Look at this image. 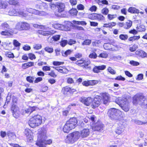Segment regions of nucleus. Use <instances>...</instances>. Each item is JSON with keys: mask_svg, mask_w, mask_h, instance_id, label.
Returning a JSON list of instances; mask_svg holds the SVG:
<instances>
[{"mask_svg": "<svg viewBox=\"0 0 147 147\" xmlns=\"http://www.w3.org/2000/svg\"><path fill=\"white\" fill-rule=\"evenodd\" d=\"M47 131L45 130H42L38 134V139L36 144L40 147H45L44 145L50 144L52 142V140L49 139L46 141L47 138Z\"/></svg>", "mask_w": 147, "mask_h": 147, "instance_id": "obj_1", "label": "nucleus"}, {"mask_svg": "<svg viewBox=\"0 0 147 147\" xmlns=\"http://www.w3.org/2000/svg\"><path fill=\"white\" fill-rule=\"evenodd\" d=\"M77 122V120L76 118H71L67 121L64 125L63 129V131L65 133H69L71 130L75 127Z\"/></svg>", "mask_w": 147, "mask_h": 147, "instance_id": "obj_2", "label": "nucleus"}, {"mask_svg": "<svg viewBox=\"0 0 147 147\" xmlns=\"http://www.w3.org/2000/svg\"><path fill=\"white\" fill-rule=\"evenodd\" d=\"M115 102L125 112L128 111L130 109V104L127 99L126 98H117Z\"/></svg>", "mask_w": 147, "mask_h": 147, "instance_id": "obj_3", "label": "nucleus"}, {"mask_svg": "<svg viewBox=\"0 0 147 147\" xmlns=\"http://www.w3.org/2000/svg\"><path fill=\"white\" fill-rule=\"evenodd\" d=\"M133 104L136 105H147V99L142 94H139L135 95L133 98Z\"/></svg>", "mask_w": 147, "mask_h": 147, "instance_id": "obj_4", "label": "nucleus"}, {"mask_svg": "<svg viewBox=\"0 0 147 147\" xmlns=\"http://www.w3.org/2000/svg\"><path fill=\"white\" fill-rule=\"evenodd\" d=\"M42 123V118L39 115H35L31 118L28 123L31 127L34 128L39 126Z\"/></svg>", "mask_w": 147, "mask_h": 147, "instance_id": "obj_5", "label": "nucleus"}, {"mask_svg": "<svg viewBox=\"0 0 147 147\" xmlns=\"http://www.w3.org/2000/svg\"><path fill=\"white\" fill-rule=\"evenodd\" d=\"M107 114L112 120L116 121L120 119L121 112L118 109L111 108L108 110Z\"/></svg>", "mask_w": 147, "mask_h": 147, "instance_id": "obj_6", "label": "nucleus"}, {"mask_svg": "<svg viewBox=\"0 0 147 147\" xmlns=\"http://www.w3.org/2000/svg\"><path fill=\"white\" fill-rule=\"evenodd\" d=\"M102 100V98L100 96H97L95 97L93 99V101L91 105L92 107L94 109L99 106Z\"/></svg>", "mask_w": 147, "mask_h": 147, "instance_id": "obj_7", "label": "nucleus"}, {"mask_svg": "<svg viewBox=\"0 0 147 147\" xmlns=\"http://www.w3.org/2000/svg\"><path fill=\"white\" fill-rule=\"evenodd\" d=\"M80 101L86 106H89L92 102L93 98L91 97L86 98L82 97L80 98Z\"/></svg>", "mask_w": 147, "mask_h": 147, "instance_id": "obj_8", "label": "nucleus"}, {"mask_svg": "<svg viewBox=\"0 0 147 147\" xmlns=\"http://www.w3.org/2000/svg\"><path fill=\"white\" fill-rule=\"evenodd\" d=\"M26 11L30 13H34L36 15L39 16L44 15L45 14V12L43 11H39L35 9L31 8H26Z\"/></svg>", "mask_w": 147, "mask_h": 147, "instance_id": "obj_9", "label": "nucleus"}, {"mask_svg": "<svg viewBox=\"0 0 147 147\" xmlns=\"http://www.w3.org/2000/svg\"><path fill=\"white\" fill-rule=\"evenodd\" d=\"M103 125L101 123H96L92 127V129L94 131H103Z\"/></svg>", "mask_w": 147, "mask_h": 147, "instance_id": "obj_10", "label": "nucleus"}, {"mask_svg": "<svg viewBox=\"0 0 147 147\" xmlns=\"http://www.w3.org/2000/svg\"><path fill=\"white\" fill-rule=\"evenodd\" d=\"M90 17L92 19L97 20H103L105 19L103 16L100 14L94 13L91 14Z\"/></svg>", "mask_w": 147, "mask_h": 147, "instance_id": "obj_11", "label": "nucleus"}, {"mask_svg": "<svg viewBox=\"0 0 147 147\" xmlns=\"http://www.w3.org/2000/svg\"><path fill=\"white\" fill-rule=\"evenodd\" d=\"M98 82V81L97 80L85 81L82 82V84L83 86H89L95 85Z\"/></svg>", "mask_w": 147, "mask_h": 147, "instance_id": "obj_12", "label": "nucleus"}, {"mask_svg": "<svg viewBox=\"0 0 147 147\" xmlns=\"http://www.w3.org/2000/svg\"><path fill=\"white\" fill-rule=\"evenodd\" d=\"M80 133V137L83 138H86L88 137L89 134V130L88 129H84L81 131Z\"/></svg>", "mask_w": 147, "mask_h": 147, "instance_id": "obj_13", "label": "nucleus"}, {"mask_svg": "<svg viewBox=\"0 0 147 147\" xmlns=\"http://www.w3.org/2000/svg\"><path fill=\"white\" fill-rule=\"evenodd\" d=\"M64 4L62 3H56V7L58 9L59 13H61L64 10L65 8Z\"/></svg>", "mask_w": 147, "mask_h": 147, "instance_id": "obj_14", "label": "nucleus"}, {"mask_svg": "<svg viewBox=\"0 0 147 147\" xmlns=\"http://www.w3.org/2000/svg\"><path fill=\"white\" fill-rule=\"evenodd\" d=\"M65 142L68 144H72L75 142L70 134L66 136L65 139Z\"/></svg>", "mask_w": 147, "mask_h": 147, "instance_id": "obj_15", "label": "nucleus"}, {"mask_svg": "<svg viewBox=\"0 0 147 147\" xmlns=\"http://www.w3.org/2000/svg\"><path fill=\"white\" fill-rule=\"evenodd\" d=\"M75 142L80 137V134L79 132L76 131L70 134Z\"/></svg>", "mask_w": 147, "mask_h": 147, "instance_id": "obj_16", "label": "nucleus"}, {"mask_svg": "<svg viewBox=\"0 0 147 147\" xmlns=\"http://www.w3.org/2000/svg\"><path fill=\"white\" fill-rule=\"evenodd\" d=\"M103 103L104 104H108L109 101V97L108 94L104 93L102 94Z\"/></svg>", "mask_w": 147, "mask_h": 147, "instance_id": "obj_17", "label": "nucleus"}, {"mask_svg": "<svg viewBox=\"0 0 147 147\" xmlns=\"http://www.w3.org/2000/svg\"><path fill=\"white\" fill-rule=\"evenodd\" d=\"M132 22L131 21L128 20L127 21L124 23V28L128 29L129 28L132 26Z\"/></svg>", "mask_w": 147, "mask_h": 147, "instance_id": "obj_18", "label": "nucleus"}, {"mask_svg": "<svg viewBox=\"0 0 147 147\" xmlns=\"http://www.w3.org/2000/svg\"><path fill=\"white\" fill-rule=\"evenodd\" d=\"M62 91L64 94H65L67 92L70 91L75 92L76 90L74 89H71L69 87H65L62 89Z\"/></svg>", "mask_w": 147, "mask_h": 147, "instance_id": "obj_19", "label": "nucleus"}, {"mask_svg": "<svg viewBox=\"0 0 147 147\" xmlns=\"http://www.w3.org/2000/svg\"><path fill=\"white\" fill-rule=\"evenodd\" d=\"M34 65V63L33 62H28L25 63L22 65V67L23 69H26L29 67L33 66Z\"/></svg>", "mask_w": 147, "mask_h": 147, "instance_id": "obj_20", "label": "nucleus"}, {"mask_svg": "<svg viewBox=\"0 0 147 147\" xmlns=\"http://www.w3.org/2000/svg\"><path fill=\"white\" fill-rule=\"evenodd\" d=\"M22 30H27L30 28V26L28 23L22 22Z\"/></svg>", "mask_w": 147, "mask_h": 147, "instance_id": "obj_21", "label": "nucleus"}, {"mask_svg": "<svg viewBox=\"0 0 147 147\" xmlns=\"http://www.w3.org/2000/svg\"><path fill=\"white\" fill-rule=\"evenodd\" d=\"M128 11L129 12L131 13H139V11L135 7H130L128 9Z\"/></svg>", "mask_w": 147, "mask_h": 147, "instance_id": "obj_22", "label": "nucleus"}, {"mask_svg": "<svg viewBox=\"0 0 147 147\" xmlns=\"http://www.w3.org/2000/svg\"><path fill=\"white\" fill-rule=\"evenodd\" d=\"M7 134L9 138L11 140H14L16 138V135L14 133L8 131Z\"/></svg>", "mask_w": 147, "mask_h": 147, "instance_id": "obj_23", "label": "nucleus"}, {"mask_svg": "<svg viewBox=\"0 0 147 147\" xmlns=\"http://www.w3.org/2000/svg\"><path fill=\"white\" fill-rule=\"evenodd\" d=\"M11 109L12 113L20 111L19 107L17 105L14 104L12 105Z\"/></svg>", "mask_w": 147, "mask_h": 147, "instance_id": "obj_24", "label": "nucleus"}, {"mask_svg": "<svg viewBox=\"0 0 147 147\" xmlns=\"http://www.w3.org/2000/svg\"><path fill=\"white\" fill-rule=\"evenodd\" d=\"M78 11L75 8H72L69 11V13L72 16H76L77 15Z\"/></svg>", "mask_w": 147, "mask_h": 147, "instance_id": "obj_25", "label": "nucleus"}, {"mask_svg": "<svg viewBox=\"0 0 147 147\" xmlns=\"http://www.w3.org/2000/svg\"><path fill=\"white\" fill-rule=\"evenodd\" d=\"M1 26L5 30H8L9 31H10L11 30L9 28V26L6 22H5L2 24H1Z\"/></svg>", "mask_w": 147, "mask_h": 147, "instance_id": "obj_26", "label": "nucleus"}, {"mask_svg": "<svg viewBox=\"0 0 147 147\" xmlns=\"http://www.w3.org/2000/svg\"><path fill=\"white\" fill-rule=\"evenodd\" d=\"M72 51L71 50H68L66 51H63L62 53V55L64 57H67L68 55H70L72 52Z\"/></svg>", "mask_w": 147, "mask_h": 147, "instance_id": "obj_27", "label": "nucleus"}, {"mask_svg": "<svg viewBox=\"0 0 147 147\" xmlns=\"http://www.w3.org/2000/svg\"><path fill=\"white\" fill-rule=\"evenodd\" d=\"M22 22H20L17 23L16 25L15 28L19 30H22Z\"/></svg>", "mask_w": 147, "mask_h": 147, "instance_id": "obj_28", "label": "nucleus"}, {"mask_svg": "<svg viewBox=\"0 0 147 147\" xmlns=\"http://www.w3.org/2000/svg\"><path fill=\"white\" fill-rule=\"evenodd\" d=\"M8 14L10 16H17V11L15 9H11L9 11Z\"/></svg>", "mask_w": 147, "mask_h": 147, "instance_id": "obj_29", "label": "nucleus"}, {"mask_svg": "<svg viewBox=\"0 0 147 147\" xmlns=\"http://www.w3.org/2000/svg\"><path fill=\"white\" fill-rule=\"evenodd\" d=\"M91 42V40L90 39H86L82 43L83 45H89Z\"/></svg>", "mask_w": 147, "mask_h": 147, "instance_id": "obj_30", "label": "nucleus"}, {"mask_svg": "<svg viewBox=\"0 0 147 147\" xmlns=\"http://www.w3.org/2000/svg\"><path fill=\"white\" fill-rule=\"evenodd\" d=\"M84 60L83 59H82L77 61L76 63V64L80 66L83 67L84 62Z\"/></svg>", "mask_w": 147, "mask_h": 147, "instance_id": "obj_31", "label": "nucleus"}, {"mask_svg": "<svg viewBox=\"0 0 147 147\" xmlns=\"http://www.w3.org/2000/svg\"><path fill=\"white\" fill-rule=\"evenodd\" d=\"M137 29L139 32L144 31L146 30L145 26L143 25L137 26Z\"/></svg>", "mask_w": 147, "mask_h": 147, "instance_id": "obj_32", "label": "nucleus"}, {"mask_svg": "<svg viewBox=\"0 0 147 147\" xmlns=\"http://www.w3.org/2000/svg\"><path fill=\"white\" fill-rule=\"evenodd\" d=\"M73 23L74 24H81L82 25H86V23L84 21H76L74 20L73 21Z\"/></svg>", "mask_w": 147, "mask_h": 147, "instance_id": "obj_33", "label": "nucleus"}, {"mask_svg": "<svg viewBox=\"0 0 147 147\" xmlns=\"http://www.w3.org/2000/svg\"><path fill=\"white\" fill-rule=\"evenodd\" d=\"M128 38V36L127 34H121L119 35V38L121 40H125Z\"/></svg>", "mask_w": 147, "mask_h": 147, "instance_id": "obj_34", "label": "nucleus"}, {"mask_svg": "<svg viewBox=\"0 0 147 147\" xmlns=\"http://www.w3.org/2000/svg\"><path fill=\"white\" fill-rule=\"evenodd\" d=\"M13 116L16 118H18L20 115V110L12 113Z\"/></svg>", "mask_w": 147, "mask_h": 147, "instance_id": "obj_35", "label": "nucleus"}, {"mask_svg": "<svg viewBox=\"0 0 147 147\" xmlns=\"http://www.w3.org/2000/svg\"><path fill=\"white\" fill-rule=\"evenodd\" d=\"M38 33L44 36L48 35L50 34V32H45L41 30H39L38 31Z\"/></svg>", "mask_w": 147, "mask_h": 147, "instance_id": "obj_36", "label": "nucleus"}, {"mask_svg": "<svg viewBox=\"0 0 147 147\" xmlns=\"http://www.w3.org/2000/svg\"><path fill=\"white\" fill-rule=\"evenodd\" d=\"M31 109L29 108L28 109H23L22 110V114H24L25 113H31Z\"/></svg>", "mask_w": 147, "mask_h": 147, "instance_id": "obj_37", "label": "nucleus"}, {"mask_svg": "<svg viewBox=\"0 0 147 147\" xmlns=\"http://www.w3.org/2000/svg\"><path fill=\"white\" fill-rule=\"evenodd\" d=\"M5 30V31H2L0 33L1 34L4 36H10L12 35L9 32Z\"/></svg>", "mask_w": 147, "mask_h": 147, "instance_id": "obj_38", "label": "nucleus"}, {"mask_svg": "<svg viewBox=\"0 0 147 147\" xmlns=\"http://www.w3.org/2000/svg\"><path fill=\"white\" fill-rule=\"evenodd\" d=\"M45 51L50 53H52L53 51V48L50 47H47L45 48Z\"/></svg>", "mask_w": 147, "mask_h": 147, "instance_id": "obj_39", "label": "nucleus"}, {"mask_svg": "<svg viewBox=\"0 0 147 147\" xmlns=\"http://www.w3.org/2000/svg\"><path fill=\"white\" fill-rule=\"evenodd\" d=\"M89 57L90 58L95 59L97 57V55L95 52H94L90 53L89 55Z\"/></svg>", "mask_w": 147, "mask_h": 147, "instance_id": "obj_40", "label": "nucleus"}, {"mask_svg": "<svg viewBox=\"0 0 147 147\" xmlns=\"http://www.w3.org/2000/svg\"><path fill=\"white\" fill-rule=\"evenodd\" d=\"M26 80L30 83H32L33 82V80L34 79V77L33 76L32 77L29 76L27 77L26 78Z\"/></svg>", "mask_w": 147, "mask_h": 147, "instance_id": "obj_41", "label": "nucleus"}, {"mask_svg": "<svg viewBox=\"0 0 147 147\" xmlns=\"http://www.w3.org/2000/svg\"><path fill=\"white\" fill-rule=\"evenodd\" d=\"M7 6L6 4L1 0H0V9L5 8Z\"/></svg>", "mask_w": 147, "mask_h": 147, "instance_id": "obj_42", "label": "nucleus"}, {"mask_svg": "<svg viewBox=\"0 0 147 147\" xmlns=\"http://www.w3.org/2000/svg\"><path fill=\"white\" fill-rule=\"evenodd\" d=\"M103 47L105 50H110L111 49V45L109 43H105L103 45Z\"/></svg>", "mask_w": 147, "mask_h": 147, "instance_id": "obj_43", "label": "nucleus"}, {"mask_svg": "<svg viewBox=\"0 0 147 147\" xmlns=\"http://www.w3.org/2000/svg\"><path fill=\"white\" fill-rule=\"evenodd\" d=\"M109 12V10L106 7L104 8L101 11L102 13L105 15L107 14Z\"/></svg>", "mask_w": 147, "mask_h": 147, "instance_id": "obj_44", "label": "nucleus"}, {"mask_svg": "<svg viewBox=\"0 0 147 147\" xmlns=\"http://www.w3.org/2000/svg\"><path fill=\"white\" fill-rule=\"evenodd\" d=\"M83 67H85L86 66H88L90 63V60L87 59L84 61Z\"/></svg>", "mask_w": 147, "mask_h": 147, "instance_id": "obj_45", "label": "nucleus"}, {"mask_svg": "<svg viewBox=\"0 0 147 147\" xmlns=\"http://www.w3.org/2000/svg\"><path fill=\"white\" fill-rule=\"evenodd\" d=\"M32 134H30L26 136V139L28 142H30L33 139Z\"/></svg>", "mask_w": 147, "mask_h": 147, "instance_id": "obj_46", "label": "nucleus"}, {"mask_svg": "<svg viewBox=\"0 0 147 147\" xmlns=\"http://www.w3.org/2000/svg\"><path fill=\"white\" fill-rule=\"evenodd\" d=\"M11 95L9 94H8L7 96L6 97V102H5V104L4 106V107L5 105H7L8 103L10 102V100L11 97Z\"/></svg>", "mask_w": 147, "mask_h": 147, "instance_id": "obj_47", "label": "nucleus"}, {"mask_svg": "<svg viewBox=\"0 0 147 147\" xmlns=\"http://www.w3.org/2000/svg\"><path fill=\"white\" fill-rule=\"evenodd\" d=\"M9 3L10 4L14 5H18V1L16 0H10L9 1Z\"/></svg>", "mask_w": 147, "mask_h": 147, "instance_id": "obj_48", "label": "nucleus"}, {"mask_svg": "<svg viewBox=\"0 0 147 147\" xmlns=\"http://www.w3.org/2000/svg\"><path fill=\"white\" fill-rule=\"evenodd\" d=\"M107 70L109 72L112 74H115L116 73L115 71L113 69H112L110 67H108Z\"/></svg>", "mask_w": 147, "mask_h": 147, "instance_id": "obj_49", "label": "nucleus"}, {"mask_svg": "<svg viewBox=\"0 0 147 147\" xmlns=\"http://www.w3.org/2000/svg\"><path fill=\"white\" fill-rule=\"evenodd\" d=\"M98 57H99L106 58L108 57V54L106 53H100Z\"/></svg>", "mask_w": 147, "mask_h": 147, "instance_id": "obj_50", "label": "nucleus"}, {"mask_svg": "<svg viewBox=\"0 0 147 147\" xmlns=\"http://www.w3.org/2000/svg\"><path fill=\"white\" fill-rule=\"evenodd\" d=\"M67 82L69 84H72L74 83V80L72 78L69 77L67 78Z\"/></svg>", "mask_w": 147, "mask_h": 147, "instance_id": "obj_51", "label": "nucleus"}, {"mask_svg": "<svg viewBox=\"0 0 147 147\" xmlns=\"http://www.w3.org/2000/svg\"><path fill=\"white\" fill-rule=\"evenodd\" d=\"M25 135L26 136L30 134H32L31 131L29 129L26 128L25 129L24 131Z\"/></svg>", "mask_w": 147, "mask_h": 147, "instance_id": "obj_52", "label": "nucleus"}, {"mask_svg": "<svg viewBox=\"0 0 147 147\" xmlns=\"http://www.w3.org/2000/svg\"><path fill=\"white\" fill-rule=\"evenodd\" d=\"M117 17V15L116 14H113L111 15L110 14H109L108 15V18L109 20H112L114 18H116Z\"/></svg>", "mask_w": 147, "mask_h": 147, "instance_id": "obj_53", "label": "nucleus"}, {"mask_svg": "<svg viewBox=\"0 0 147 147\" xmlns=\"http://www.w3.org/2000/svg\"><path fill=\"white\" fill-rule=\"evenodd\" d=\"M129 63L131 65L135 66H138L140 64L139 62L133 60L130 61Z\"/></svg>", "mask_w": 147, "mask_h": 147, "instance_id": "obj_54", "label": "nucleus"}, {"mask_svg": "<svg viewBox=\"0 0 147 147\" xmlns=\"http://www.w3.org/2000/svg\"><path fill=\"white\" fill-rule=\"evenodd\" d=\"M138 48V46L136 45H133L132 47L130 48L129 50L131 52H134Z\"/></svg>", "mask_w": 147, "mask_h": 147, "instance_id": "obj_55", "label": "nucleus"}, {"mask_svg": "<svg viewBox=\"0 0 147 147\" xmlns=\"http://www.w3.org/2000/svg\"><path fill=\"white\" fill-rule=\"evenodd\" d=\"M42 46L40 44H35L34 45L33 48L34 49L36 50L39 49L41 48Z\"/></svg>", "mask_w": 147, "mask_h": 147, "instance_id": "obj_56", "label": "nucleus"}, {"mask_svg": "<svg viewBox=\"0 0 147 147\" xmlns=\"http://www.w3.org/2000/svg\"><path fill=\"white\" fill-rule=\"evenodd\" d=\"M123 131V130L122 129L118 128V129H116L115 131L116 134L119 135L122 133Z\"/></svg>", "mask_w": 147, "mask_h": 147, "instance_id": "obj_57", "label": "nucleus"}, {"mask_svg": "<svg viewBox=\"0 0 147 147\" xmlns=\"http://www.w3.org/2000/svg\"><path fill=\"white\" fill-rule=\"evenodd\" d=\"M115 80H121L123 81L125 80V78L122 77L121 76H118L115 78Z\"/></svg>", "mask_w": 147, "mask_h": 147, "instance_id": "obj_58", "label": "nucleus"}, {"mask_svg": "<svg viewBox=\"0 0 147 147\" xmlns=\"http://www.w3.org/2000/svg\"><path fill=\"white\" fill-rule=\"evenodd\" d=\"M48 75L53 78H56L57 76V75L55 74V73L53 71H52L51 72H49Z\"/></svg>", "mask_w": 147, "mask_h": 147, "instance_id": "obj_59", "label": "nucleus"}, {"mask_svg": "<svg viewBox=\"0 0 147 147\" xmlns=\"http://www.w3.org/2000/svg\"><path fill=\"white\" fill-rule=\"evenodd\" d=\"M6 56L9 58H13L14 57V55L13 53L11 52H8L6 54Z\"/></svg>", "mask_w": 147, "mask_h": 147, "instance_id": "obj_60", "label": "nucleus"}, {"mask_svg": "<svg viewBox=\"0 0 147 147\" xmlns=\"http://www.w3.org/2000/svg\"><path fill=\"white\" fill-rule=\"evenodd\" d=\"M135 123H136L137 124L139 125H141L142 124H145L147 123V122H142V121L137 120L135 121Z\"/></svg>", "mask_w": 147, "mask_h": 147, "instance_id": "obj_61", "label": "nucleus"}, {"mask_svg": "<svg viewBox=\"0 0 147 147\" xmlns=\"http://www.w3.org/2000/svg\"><path fill=\"white\" fill-rule=\"evenodd\" d=\"M76 42V41L73 39H70L68 40V44L70 45H72L73 44H75Z\"/></svg>", "mask_w": 147, "mask_h": 147, "instance_id": "obj_62", "label": "nucleus"}, {"mask_svg": "<svg viewBox=\"0 0 147 147\" xmlns=\"http://www.w3.org/2000/svg\"><path fill=\"white\" fill-rule=\"evenodd\" d=\"M67 40H64L61 42L60 45L61 46L64 47L67 45Z\"/></svg>", "mask_w": 147, "mask_h": 147, "instance_id": "obj_63", "label": "nucleus"}, {"mask_svg": "<svg viewBox=\"0 0 147 147\" xmlns=\"http://www.w3.org/2000/svg\"><path fill=\"white\" fill-rule=\"evenodd\" d=\"M13 44L15 46L18 47L20 46V44L17 40H14L13 41Z\"/></svg>", "mask_w": 147, "mask_h": 147, "instance_id": "obj_64", "label": "nucleus"}]
</instances>
